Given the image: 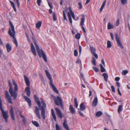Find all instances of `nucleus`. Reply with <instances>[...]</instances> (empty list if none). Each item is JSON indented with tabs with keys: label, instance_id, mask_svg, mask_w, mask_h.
I'll list each match as a JSON object with an SVG mask.
<instances>
[{
	"label": "nucleus",
	"instance_id": "8fccbe9b",
	"mask_svg": "<svg viewBox=\"0 0 130 130\" xmlns=\"http://www.w3.org/2000/svg\"><path fill=\"white\" fill-rule=\"evenodd\" d=\"M75 38L77 39H79L80 38V34L79 33H78L76 35Z\"/></svg>",
	"mask_w": 130,
	"mask_h": 130
},
{
	"label": "nucleus",
	"instance_id": "2f4dec72",
	"mask_svg": "<svg viewBox=\"0 0 130 130\" xmlns=\"http://www.w3.org/2000/svg\"><path fill=\"white\" fill-rule=\"evenodd\" d=\"M103 76L104 77V78L106 82H107L108 77V75L106 73H104L103 74Z\"/></svg>",
	"mask_w": 130,
	"mask_h": 130
},
{
	"label": "nucleus",
	"instance_id": "473e14b6",
	"mask_svg": "<svg viewBox=\"0 0 130 130\" xmlns=\"http://www.w3.org/2000/svg\"><path fill=\"white\" fill-rule=\"evenodd\" d=\"M113 25L111 24L110 22H109L107 25V29H110L113 28Z\"/></svg>",
	"mask_w": 130,
	"mask_h": 130
},
{
	"label": "nucleus",
	"instance_id": "393cba45",
	"mask_svg": "<svg viewBox=\"0 0 130 130\" xmlns=\"http://www.w3.org/2000/svg\"><path fill=\"white\" fill-rule=\"evenodd\" d=\"M98 103V99L97 97L95 98L92 104V106L95 107L97 105Z\"/></svg>",
	"mask_w": 130,
	"mask_h": 130
},
{
	"label": "nucleus",
	"instance_id": "58836bf2",
	"mask_svg": "<svg viewBox=\"0 0 130 130\" xmlns=\"http://www.w3.org/2000/svg\"><path fill=\"white\" fill-rule=\"evenodd\" d=\"M69 10L71 12V15L72 17V18L73 19L75 20V15L74 14V12L72 11V10L71 8L70 7H69Z\"/></svg>",
	"mask_w": 130,
	"mask_h": 130
},
{
	"label": "nucleus",
	"instance_id": "4d7b16f0",
	"mask_svg": "<svg viewBox=\"0 0 130 130\" xmlns=\"http://www.w3.org/2000/svg\"><path fill=\"white\" fill-rule=\"evenodd\" d=\"M41 2V0H37V3L38 5L39 6L40 5Z\"/></svg>",
	"mask_w": 130,
	"mask_h": 130
},
{
	"label": "nucleus",
	"instance_id": "ea45409f",
	"mask_svg": "<svg viewBox=\"0 0 130 130\" xmlns=\"http://www.w3.org/2000/svg\"><path fill=\"white\" fill-rule=\"evenodd\" d=\"M96 60L94 57H92V60L91 61V63L94 65L95 66L96 65Z\"/></svg>",
	"mask_w": 130,
	"mask_h": 130
},
{
	"label": "nucleus",
	"instance_id": "e433bc0d",
	"mask_svg": "<svg viewBox=\"0 0 130 130\" xmlns=\"http://www.w3.org/2000/svg\"><path fill=\"white\" fill-rule=\"evenodd\" d=\"M32 40L33 42L34 43L36 47H37L38 46V44L36 43V41L35 39V38L34 37H32Z\"/></svg>",
	"mask_w": 130,
	"mask_h": 130
},
{
	"label": "nucleus",
	"instance_id": "6ab92c4d",
	"mask_svg": "<svg viewBox=\"0 0 130 130\" xmlns=\"http://www.w3.org/2000/svg\"><path fill=\"white\" fill-rule=\"evenodd\" d=\"M50 85L52 87L54 91L57 94L59 92L58 90L54 86L53 83H51V84H50Z\"/></svg>",
	"mask_w": 130,
	"mask_h": 130
},
{
	"label": "nucleus",
	"instance_id": "3c124183",
	"mask_svg": "<svg viewBox=\"0 0 130 130\" xmlns=\"http://www.w3.org/2000/svg\"><path fill=\"white\" fill-rule=\"evenodd\" d=\"M14 1H16L17 4V5L18 7V8L20 7V3L19 2V0H13Z\"/></svg>",
	"mask_w": 130,
	"mask_h": 130
},
{
	"label": "nucleus",
	"instance_id": "c9c22d12",
	"mask_svg": "<svg viewBox=\"0 0 130 130\" xmlns=\"http://www.w3.org/2000/svg\"><path fill=\"white\" fill-rule=\"evenodd\" d=\"M112 46V44L111 42L109 41H108L107 42V47L108 48H110Z\"/></svg>",
	"mask_w": 130,
	"mask_h": 130
},
{
	"label": "nucleus",
	"instance_id": "e2e57ef3",
	"mask_svg": "<svg viewBox=\"0 0 130 130\" xmlns=\"http://www.w3.org/2000/svg\"><path fill=\"white\" fill-rule=\"evenodd\" d=\"M101 62L104 65V66H105V62L104 60L103 59H102L101 60Z\"/></svg>",
	"mask_w": 130,
	"mask_h": 130
},
{
	"label": "nucleus",
	"instance_id": "4be33fe9",
	"mask_svg": "<svg viewBox=\"0 0 130 130\" xmlns=\"http://www.w3.org/2000/svg\"><path fill=\"white\" fill-rule=\"evenodd\" d=\"M69 11L68 12V15L70 23L71 24H72V22L71 17V12L69 10Z\"/></svg>",
	"mask_w": 130,
	"mask_h": 130
},
{
	"label": "nucleus",
	"instance_id": "412c9836",
	"mask_svg": "<svg viewBox=\"0 0 130 130\" xmlns=\"http://www.w3.org/2000/svg\"><path fill=\"white\" fill-rule=\"evenodd\" d=\"M24 77L26 85L28 86H30V83L29 79L28 77L25 75H24Z\"/></svg>",
	"mask_w": 130,
	"mask_h": 130
},
{
	"label": "nucleus",
	"instance_id": "aec40b11",
	"mask_svg": "<svg viewBox=\"0 0 130 130\" xmlns=\"http://www.w3.org/2000/svg\"><path fill=\"white\" fill-rule=\"evenodd\" d=\"M24 98L25 100L28 103L29 106L30 107L31 106V101L30 99L28 98L26 96H24Z\"/></svg>",
	"mask_w": 130,
	"mask_h": 130
},
{
	"label": "nucleus",
	"instance_id": "9d476101",
	"mask_svg": "<svg viewBox=\"0 0 130 130\" xmlns=\"http://www.w3.org/2000/svg\"><path fill=\"white\" fill-rule=\"evenodd\" d=\"M45 71L47 77L50 80V84L52 83L53 80L51 74L47 70H45Z\"/></svg>",
	"mask_w": 130,
	"mask_h": 130
},
{
	"label": "nucleus",
	"instance_id": "72a5a7b5",
	"mask_svg": "<svg viewBox=\"0 0 130 130\" xmlns=\"http://www.w3.org/2000/svg\"><path fill=\"white\" fill-rule=\"evenodd\" d=\"M106 0H105L103 2L101 7L100 9V12H101L102 11V10L103 9V8H104V7L105 6V5L106 3Z\"/></svg>",
	"mask_w": 130,
	"mask_h": 130
},
{
	"label": "nucleus",
	"instance_id": "a878e982",
	"mask_svg": "<svg viewBox=\"0 0 130 130\" xmlns=\"http://www.w3.org/2000/svg\"><path fill=\"white\" fill-rule=\"evenodd\" d=\"M80 110L82 111H83L85 109L86 107L83 103H82L80 104Z\"/></svg>",
	"mask_w": 130,
	"mask_h": 130
},
{
	"label": "nucleus",
	"instance_id": "774afa93",
	"mask_svg": "<svg viewBox=\"0 0 130 130\" xmlns=\"http://www.w3.org/2000/svg\"><path fill=\"white\" fill-rule=\"evenodd\" d=\"M79 6V9H81L82 8V5L81 3H79L78 4Z\"/></svg>",
	"mask_w": 130,
	"mask_h": 130
},
{
	"label": "nucleus",
	"instance_id": "603ef678",
	"mask_svg": "<svg viewBox=\"0 0 130 130\" xmlns=\"http://www.w3.org/2000/svg\"><path fill=\"white\" fill-rule=\"evenodd\" d=\"M63 19H64V20H67L66 17V14H65V12H64V11H63Z\"/></svg>",
	"mask_w": 130,
	"mask_h": 130
},
{
	"label": "nucleus",
	"instance_id": "a19ab883",
	"mask_svg": "<svg viewBox=\"0 0 130 130\" xmlns=\"http://www.w3.org/2000/svg\"><path fill=\"white\" fill-rule=\"evenodd\" d=\"M100 67L101 71L102 72H105V70L103 65L101 64H100Z\"/></svg>",
	"mask_w": 130,
	"mask_h": 130
},
{
	"label": "nucleus",
	"instance_id": "423d86ee",
	"mask_svg": "<svg viewBox=\"0 0 130 130\" xmlns=\"http://www.w3.org/2000/svg\"><path fill=\"white\" fill-rule=\"evenodd\" d=\"M9 24L11 28V30L10 28L9 29L8 32L9 34V35H11L12 36H14V32H15L14 29V26L12 23L10 21H9Z\"/></svg>",
	"mask_w": 130,
	"mask_h": 130
},
{
	"label": "nucleus",
	"instance_id": "680f3d73",
	"mask_svg": "<svg viewBox=\"0 0 130 130\" xmlns=\"http://www.w3.org/2000/svg\"><path fill=\"white\" fill-rule=\"evenodd\" d=\"M95 57L96 59H97L98 58V56L97 54H96L95 53L92 54Z\"/></svg>",
	"mask_w": 130,
	"mask_h": 130
},
{
	"label": "nucleus",
	"instance_id": "1a4fd4ad",
	"mask_svg": "<svg viewBox=\"0 0 130 130\" xmlns=\"http://www.w3.org/2000/svg\"><path fill=\"white\" fill-rule=\"evenodd\" d=\"M5 97L7 98L8 101L10 103H12L11 98L9 95L8 91L7 90L6 91L5 93Z\"/></svg>",
	"mask_w": 130,
	"mask_h": 130
},
{
	"label": "nucleus",
	"instance_id": "09e8293b",
	"mask_svg": "<svg viewBox=\"0 0 130 130\" xmlns=\"http://www.w3.org/2000/svg\"><path fill=\"white\" fill-rule=\"evenodd\" d=\"M128 72L127 70H124L122 71V73L124 75H125Z\"/></svg>",
	"mask_w": 130,
	"mask_h": 130
},
{
	"label": "nucleus",
	"instance_id": "4c0bfd02",
	"mask_svg": "<svg viewBox=\"0 0 130 130\" xmlns=\"http://www.w3.org/2000/svg\"><path fill=\"white\" fill-rule=\"evenodd\" d=\"M74 106L76 108H77L78 106V104L77 102V101L76 98L74 99Z\"/></svg>",
	"mask_w": 130,
	"mask_h": 130
},
{
	"label": "nucleus",
	"instance_id": "0e129e2a",
	"mask_svg": "<svg viewBox=\"0 0 130 130\" xmlns=\"http://www.w3.org/2000/svg\"><path fill=\"white\" fill-rule=\"evenodd\" d=\"M116 83L117 86L119 88V87H120V84L119 82H116Z\"/></svg>",
	"mask_w": 130,
	"mask_h": 130
},
{
	"label": "nucleus",
	"instance_id": "b1692460",
	"mask_svg": "<svg viewBox=\"0 0 130 130\" xmlns=\"http://www.w3.org/2000/svg\"><path fill=\"white\" fill-rule=\"evenodd\" d=\"M63 126L64 128L67 130H69V129L67 125V121L66 120H65L63 124Z\"/></svg>",
	"mask_w": 130,
	"mask_h": 130
},
{
	"label": "nucleus",
	"instance_id": "a211bd4d",
	"mask_svg": "<svg viewBox=\"0 0 130 130\" xmlns=\"http://www.w3.org/2000/svg\"><path fill=\"white\" fill-rule=\"evenodd\" d=\"M25 91L27 96L30 97L31 93L30 87H26L25 89Z\"/></svg>",
	"mask_w": 130,
	"mask_h": 130
},
{
	"label": "nucleus",
	"instance_id": "79ce46f5",
	"mask_svg": "<svg viewBox=\"0 0 130 130\" xmlns=\"http://www.w3.org/2000/svg\"><path fill=\"white\" fill-rule=\"evenodd\" d=\"M90 49L92 54L95 53L96 50L93 47L90 46Z\"/></svg>",
	"mask_w": 130,
	"mask_h": 130
},
{
	"label": "nucleus",
	"instance_id": "ddd939ff",
	"mask_svg": "<svg viewBox=\"0 0 130 130\" xmlns=\"http://www.w3.org/2000/svg\"><path fill=\"white\" fill-rule=\"evenodd\" d=\"M69 110L70 112L71 113L73 114L75 113L76 112V110L75 108L73 107V105L70 104L69 107Z\"/></svg>",
	"mask_w": 130,
	"mask_h": 130
},
{
	"label": "nucleus",
	"instance_id": "de8ad7c7",
	"mask_svg": "<svg viewBox=\"0 0 130 130\" xmlns=\"http://www.w3.org/2000/svg\"><path fill=\"white\" fill-rule=\"evenodd\" d=\"M41 80H42V83L43 84L44 86H45V80H44V78L43 77V76L42 75L41 76Z\"/></svg>",
	"mask_w": 130,
	"mask_h": 130
},
{
	"label": "nucleus",
	"instance_id": "0eeeda50",
	"mask_svg": "<svg viewBox=\"0 0 130 130\" xmlns=\"http://www.w3.org/2000/svg\"><path fill=\"white\" fill-rule=\"evenodd\" d=\"M115 38L118 44L122 48H124V47L123 46L122 44L121 43V42L119 38V37L118 36L117 34H115Z\"/></svg>",
	"mask_w": 130,
	"mask_h": 130
},
{
	"label": "nucleus",
	"instance_id": "7c9ffc66",
	"mask_svg": "<svg viewBox=\"0 0 130 130\" xmlns=\"http://www.w3.org/2000/svg\"><path fill=\"white\" fill-rule=\"evenodd\" d=\"M42 24L41 22L38 21L36 24V27L37 28H39L41 26Z\"/></svg>",
	"mask_w": 130,
	"mask_h": 130
},
{
	"label": "nucleus",
	"instance_id": "5fc2aeb1",
	"mask_svg": "<svg viewBox=\"0 0 130 130\" xmlns=\"http://www.w3.org/2000/svg\"><path fill=\"white\" fill-rule=\"evenodd\" d=\"M78 52L76 50H75L74 51V55L75 56H76L78 55Z\"/></svg>",
	"mask_w": 130,
	"mask_h": 130
},
{
	"label": "nucleus",
	"instance_id": "dca6fc26",
	"mask_svg": "<svg viewBox=\"0 0 130 130\" xmlns=\"http://www.w3.org/2000/svg\"><path fill=\"white\" fill-rule=\"evenodd\" d=\"M11 109L10 110V115L11 118L14 121L15 120V118L14 116V112L13 111V109L12 106H10Z\"/></svg>",
	"mask_w": 130,
	"mask_h": 130
},
{
	"label": "nucleus",
	"instance_id": "5701e85b",
	"mask_svg": "<svg viewBox=\"0 0 130 130\" xmlns=\"http://www.w3.org/2000/svg\"><path fill=\"white\" fill-rule=\"evenodd\" d=\"M6 47L8 52H10L11 50L12 46L9 43H7L6 45Z\"/></svg>",
	"mask_w": 130,
	"mask_h": 130
},
{
	"label": "nucleus",
	"instance_id": "052dcab7",
	"mask_svg": "<svg viewBox=\"0 0 130 130\" xmlns=\"http://www.w3.org/2000/svg\"><path fill=\"white\" fill-rule=\"evenodd\" d=\"M78 113H79V115L80 116L83 117H84V114L80 111H78Z\"/></svg>",
	"mask_w": 130,
	"mask_h": 130
},
{
	"label": "nucleus",
	"instance_id": "bf43d9fd",
	"mask_svg": "<svg viewBox=\"0 0 130 130\" xmlns=\"http://www.w3.org/2000/svg\"><path fill=\"white\" fill-rule=\"evenodd\" d=\"M93 69L94 70L95 72H97L98 71V69L96 68L95 67H93Z\"/></svg>",
	"mask_w": 130,
	"mask_h": 130
},
{
	"label": "nucleus",
	"instance_id": "bb28decb",
	"mask_svg": "<svg viewBox=\"0 0 130 130\" xmlns=\"http://www.w3.org/2000/svg\"><path fill=\"white\" fill-rule=\"evenodd\" d=\"M41 100V103L42 105H43V106H41L40 107V108H42V107H43L44 108H46V105L45 103L43 101V99L41 98L40 99Z\"/></svg>",
	"mask_w": 130,
	"mask_h": 130
},
{
	"label": "nucleus",
	"instance_id": "69168bd1",
	"mask_svg": "<svg viewBox=\"0 0 130 130\" xmlns=\"http://www.w3.org/2000/svg\"><path fill=\"white\" fill-rule=\"evenodd\" d=\"M118 94L120 95H121L122 94L120 91L119 88V87H118Z\"/></svg>",
	"mask_w": 130,
	"mask_h": 130
},
{
	"label": "nucleus",
	"instance_id": "4468645a",
	"mask_svg": "<svg viewBox=\"0 0 130 130\" xmlns=\"http://www.w3.org/2000/svg\"><path fill=\"white\" fill-rule=\"evenodd\" d=\"M35 112L37 117L39 119L41 118L39 111L38 108L36 106L35 107Z\"/></svg>",
	"mask_w": 130,
	"mask_h": 130
},
{
	"label": "nucleus",
	"instance_id": "6e6552de",
	"mask_svg": "<svg viewBox=\"0 0 130 130\" xmlns=\"http://www.w3.org/2000/svg\"><path fill=\"white\" fill-rule=\"evenodd\" d=\"M85 20V19L84 15H83V17L80 18V25L82 26V29L85 33L86 32V30L85 28L83 27V25L84 24V23Z\"/></svg>",
	"mask_w": 130,
	"mask_h": 130
},
{
	"label": "nucleus",
	"instance_id": "f03ea898",
	"mask_svg": "<svg viewBox=\"0 0 130 130\" xmlns=\"http://www.w3.org/2000/svg\"><path fill=\"white\" fill-rule=\"evenodd\" d=\"M34 99L36 103L37 104L39 108L41 111V115L44 120L45 119V108L43 107L42 108H40L41 107V103L38 97L36 95H34Z\"/></svg>",
	"mask_w": 130,
	"mask_h": 130
},
{
	"label": "nucleus",
	"instance_id": "20e7f679",
	"mask_svg": "<svg viewBox=\"0 0 130 130\" xmlns=\"http://www.w3.org/2000/svg\"><path fill=\"white\" fill-rule=\"evenodd\" d=\"M54 100L55 102L56 105L59 106L60 104L62 108H63L62 100L59 97L57 96V97H55L54 98Z\"/></svg>",
	"mask_w": 130,
	"mask_h": 130
},
{
	"label": "nucleus",
	"instance_id": "f8f14e48",
	"mask_svg": "<svg viewBox=\"0 0 130 130\" xmlns=\"http://www.w3.org/2000/svg\"><path fill=\"white\" fill-rule=\"evenodd\" d=\"M45 71L47 77L50 80V84L52 83L53 80L51 74L47 70H45Z\"/></svg>",
	"mask_w": 130,
	"mask_h": 130
},
{
	"label": "nucleus",
	"instance_id": "c85d7f7f",
	"mask_svg": "<svg viewBox=\"0 0 130 130\" xmlns=\"http://www.w3.org/2000/svg\"><path fill=\"white\" fill-rule=\"evenodd\" d=\"M9 1L11 5L12 6V7L14 11L15 12H16L17 11V9L16 8H15V5L14 3L13 2L11 1Z\"/></svg>",
	"mask_w": 130,
	"mask_h": 130
},
{
	"label": "nucleus",
	"instance_id": "f257e3e1",
	"mask_svg": "<svg viewBox=\"0 0 130 130\" xmlns=\"http://www.w3.org/2000/svg\"><path fill=\"white\" fill-rule=\"evenodd\" d=\"M12 80L13 84L14 86V89H13L12 85L10 81L9 80L8 82L9 87V91L11 96L13 97L14 99H15L17 98V92L18 91V86L14 79H12Z\"/></svg>",
	"mask_w": 130,
	"mask_h": 130
},
{
	"label": "nucleus",
	"instance_id": "37998d69",
	"mask_svg": "<svg viewBox=\"0 0 130 130\" xmlns=\"http://www.w3.org/2000/svg\"><path fill=\"white\" fill-rule=\"evenodd\" d=\"M121 2L122 4L123 5L127 4V0H121Z\"/></svg>",
	"mask_w": 130,
	"mask_h": 130
},
{
	"label": "nucleus",
	"instance_id": "9b49d317",
	"mask_svg": "<svg viewBox=\"0 0 130 130\" xmlns=\"http://www.w3.org/2000/svg\"><path fill=\"white\" fill-rule=\"evenodd\" d=\"M45 71L47 77L50 80V84L52 83L53 80L51 74L47 70H45Z\"/></svg>",
	"mask_w": 130,
	"mask_h": 130
},
{
	"label": "nucleus",
	"instance_id": "39448f33",
	"mask_svg": "<svg viewBox=\"0 0 130 130\" xmlns=\"http://www.w3.org/2000/svg\"><path fill=\"white\" fill-rule=\"evenodd\" d=\"M0 109L2 111L4 118L5 120V121L7 122H8L7 118L9 117L8 112L5 111L2 107L0 108Z\"/></svg>",
	"mask_w": 130,
	"mask_h": 130
},
{
	"label": "nucleus",
	"instance_id": "338daca9",
	"mask_svg": "<svg viewBox=\"0 0 130 130\" xmlns=\"http://www.w3.org/2000/svg\"><path fill=\"white\" fill-rule=\"evenodd\" d=\"M120 79V78L118 77H116L115 79V80L116 81H119Z\"/></svg>",
	"mask_w": 130,
	"mask_h": 130
},
{
	"label": "nucleus",
	"instance_id": "6e6d98bb",
	"mask_svg": "<svg viewBox=\"0 0 130 130\" xmlns=\"http://www.w3.org/2000/svg\"><path fill=\"white\" fill-rule=\"evenodd\" d=\"M55 127L56 130H60L59 127L57 124H56Z\"/></svg>",
	"mask_w": 130,
	"mask_h": 130
},
{
	"label": "nucleus",
	"instance_id": "2eb2a0df",
	"mask_svg": "<svg viewBox=\"0 0 130 130\" xmlns=\"http://www.w3.org/2000/svg\"><path fill=\"white\" fill-rule=\"evenodd\" d=\"M55 110L58 117L61 119L62 118V114L61 110L59 109L56 108Z\"/></svg>",
	"mask_w": 130,
	"mask_h": 130
},
{
	"label": "nucleus",
	"instance_id": "a18cd8bd",
	"mask_svg": "<svg viewBox=\"0 0 130 130\" xmlns=\"http://www.w3.org/2000/svg\"><path fill=\"white\" fill-rule=\"evenodd\" d=\"M53 20L54 21H56L57 20L56 15L55 12H53Z\"/></svg>",
	"mask_w": 130,
	"mask_h": 130
},
{
	"label": "nucleus",
	"instance_id": "cd10ccee",
	"mask_svg": "<svg viewBox=\"0 0 130 130\" xmlns=\"http://www.w3.org/2000/svg\"><path fill=\"white\" fill-rule=\"evenodd\" d=\"M51 113L52 115V116L53 117V118L55 121H56V117L55 115V114L54 113V110L53 109H52L51 110Z\"/></svg>",
	"mask_w": 130,
	"mask_h": 130
},
{
	"label": "nucleus",
	"instance_id": "7ed1b4c3",
	"mask_svg": "<svg viewBox=\"0 0 130 130\" xmlns=\"http://www.w3.org/2000/svg\"><path fill=\"white\" fill-rule=\"evenodd\" d=\"M36 47L39 57H41L42 56L45 62H47V60L46 55L43 50L42 49L40 50L39 46Z\"/></svg>",
	"mask_w": 130,
	"mask_h": 130
},
{
	"label": "nucleus",
	"instance_id": "c03bdc74",
	"mask_svg": "<svg viewBox=\"0 0 130 130\" xmlns=\"http://www.w3.org/2000/svg\"><path fill=\"white\" fill-rule=\"evenodd\" d=\"M102 114V113L100 111H99L97 112L96 114V116L97 117H99Z\"/></svg>",
	"mask_w": 130,
	"mask_h": 130
},
{
	"label": "nucleus",
	"instance_id": "49530a36",
	"mask_svg": "<svg viewBox=\"0 0 130 130\" xmlns=\"http://www.w3.org/2000/svg\"><path fill=\"white\" fill-rule=\"evenodd\" d=\"M122 105H120L119 106L118 109V111L119 113H120L122 109Z\"/></svg>",
	"mask_w": 130,
	"mask_h": 130
},
{
	"label": "nucleus",
	"instance_id": "f3484780",
	"mask_svg": "<svg viewBox=\"0 0 130 130\" xmlns=\"http://www.w3.org/2000/svg\"><path fill=\"white\" fill-rule=\"evenodd\" d=\"M30 44L31 51L33 54L35 55H36V53L35 47L32 43H31Z\"/></svg>",
	"mask_w": 130,
	"mask_h": 130
},
{
	"label": "nucleus",
	"instance_id": "13d9d810",
	"mask_svg": "<svg viewBox=\"0 0 130 130\" xmlns=\"http://www.w3.org/2000/svg\"><path fill=\"white\" fill-rule=\"evenodd\" d=\"M111 89L112 91L113 92H115V88L113 86H111Z\"/></svg>",
	"mask_w": 130,
	"mask_h": 130
},
{
	"label": "nucleus",
	"instance_id": "864d4df0",
	"mask_svg": "<svg viewBox=\"0 0 130 130\" xmlns=\"http://www.w3.org/2000/svg\"><path fill=\"white\" fill-rule=\"evenodd\" d=\"M120 20L119 19H118L116 22V25L117 26L119 25V24Z\"/></svg>",
	"mask_w": 130,
	"mask_h": 130
},
{
	"label": "nucleus",
	"instance_id": "c756f323",
	"mask_svg": "<svg viewBox=\"0 0 130 130\" xmlns=\"http://www.w3.org/2000/svg\"><path fill=\"white\" fill-rule=\"evenodd\" d=\"M15 34V32H14V36H12L11 35H9L11 37H12L13 38V39L14 42V43H15V44L16 46L17 47L18 44V42H17V41L16 39L14 37Z\"/></svg>",
	"mask_w": 130,
	"mask_h": 130
},
{
	"label": "nucleus",
	"instance_id": "f704fd0d",
	"mask_svg": "<svg viewBox=\"0 0 130 130\" xmlns=\"http://www.w3.org/2000/svg\"><path fill=\"white\" fill-rule=\"evenodd\" d=\"M32 123L34 125L37 127H39V125L38 123L36 121H32Z\"/></svg>",
	"mask_w": 130,
	"mask_h": 130
}]
</instances>
